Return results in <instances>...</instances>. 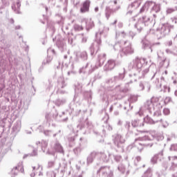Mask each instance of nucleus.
Listing matches in <instances>:
<instances>
[{"label":"nucleus","instance_id":"obj_52","mask_svg":"<svg viewBox=\"0 0 177 177\" xmlns=\"http://www.w3.org/2000/svg\"><path fill=\"white\" fill-rule=\"evenodd\" d=\"M56 165L55 162L53 160H50L48 162L47 164V168L50 169V168H55V165Z\"/></svg>","mask_w":177,"mask_h":177},{"label":"nucleus","instance_id":"obj_58","mask_svg":"<svg viewBox=\"0 0 177 177\" xmlns=\"http://www.w3.org/2000/svg\"><path fill=\"white\" fill-rule=\"evenodd\" d=\"M128 37H129V38H131V39H133V37L136 35V32H133V31H129L127 33Z\"/></svg>","mask_w":177,"mask_h":177},{"label":"nucleus","instance_id":"obj_42","mask_svg":"<svg viewBox=\"0 0 177 177\" xmlns=\"http://www.w3.org/2000/svg\"><path fill=\"white\" fill-rule=\"evenodd\" d=\"M115 38H118V37H121L122 38H127L128 37V33H125L124 31L116 32Z\"/></svg>","mask_w":177,"mask_h":177},{"label":"nucleus","instance_id":"obj_34","mask_svg":"<svg viewBox=\"0 0 177 177\" xmlns=\"http://www.w3.org/2000/svg\"><path fill=\"white\" fill-rule=\"evenodd\" d=\"M53 103L57 107H60V106H63V104H66V99H64V98H57V100L53 101Z\"/></svg>","mask_w":177,"mask_h":177},{"label":"nucleus","instance_id":"obj_33","mask_svg":"<svg viewBox=\"0 0 177 177\" xmlns=\"http://www.w3.org/2000/svg\"><path fill=\"white\" fill-rule=\"evenodd\" d=\"M136 140H138L140 143H145L146 145H148L146 143V142H150L151 140L150 139V137L149 136H145L143 137L139 138L138 139H136ZM152 143H149V145H151Z\"/></svg>","mask_w":177,"mask_h":177},{"label":"nucleus","instance_id":"obj_13","mask_svg":"<svg viewBox=\"0 0 177 177\" xmlns=\"http://www.w3.org/2000/svg\"><path fill=\"white\" fill-rule=\"evenodd\" d=\"M120 64H121L120 61H117L116 59H109L104 66V71H111V70H114L115 66H120Z\"/></svg>","mask_w":177,"mask_h":177},{"label":"nucleus","instance_id":"obj_29","mask_svg":"<svg viewBox=\"0 0 177 177\" xmlns=\"http://www.w3.org/2000/svg\"><path fill=\"white\" fill-rule=\"evenodd\" d=\"M109 114L104 113V116L102 118V122L106 124V128L107 129L108 131H113V127H111L110 124H108L107 122L109 121Z\"/></svg>","mask_w":177,"mask_h":177},{"label":"nucleus","instance_id":"obj_62","mask_svg":"<svg viewBox=\"0 0 177 177\" xmlns=\"http://www.w3.org/2000/svg\"><path fill=\"white\" fill-rule=\"evenodd\" d=\"M170 84L171 85L176 86L177 85V79L174 77H172Z\"/></svg>","mask_w":177,"mask_h":177},{"label":"nucleus","instance_id":"obj_24","mask_svg":"<svg viewBox=\"0 0 177 177\" xmlns=\"http://www.w3.org/2000/svg\"><path fill=\"white\" fill-rule=\"evenodd\" d=\"M56 45L61 52H66V50H67V44H66V41H64V40L57 39Z\"/></svg>","mask_w":177,"mask_h":177},{"label":"nucleus","instance_id":"obj_5","mask_svg":"<svg viewBox=\"0 0 177 177\" xmlns=\"http://www.w3.org/2000/svg\"><path fill=\"white\" fill-rule=\"evenodd\" d=\"M175 26L171 24L166 23L162 24L160 28L158 29L156 31V35L159 39L160 38H164L167 35H169L172 30H174Z\"/></svg>","mask_w":177,"mask_h":177},{"label":"nucleus","instance_id":"obj_36","mask_svg":"<svg viewBox=\"0 0 177 177\" xmlns=\"http://www.w3.org/2000/svg\"><path fill=\"white\" fill-rule=\"evenodd\" d=\"M115 90L116 92H119L120 93H127L129 89L128 88H124L121 85H118L115 87Z\"/></svg>","mask_w":177,"mask_h":177},{"label":"nucleus","instance_id":"obj_32","mask_svg":"<svg viewBox=\"0 0 177 177\" xmlns=\"http://www.w3.org/2000/svg\"><path fill=\"white\" fill-rule=\"evenodd\" d=\"M102 77L103 75L102 74V72H96L94 74V76L91 78V81L92 82V84H93V82H95V81L102 80Z\"/></svg>","mask_w":177,"mask_h":177},{"label":"nucleus","instance_id":"obj_14","mask_svg":"<svg viewBox=\"0 0 177 177\" xmlns=\"http://www.w3.org/2000/svg\"><path fill=\"white\" fill-rule=\"evenodd\" d=\"M142 1L143 0H136L134 2L131 3L130 5L128 6V12H127V16H131L132 13L140 6L142 4Z\"/></svg>","mask_w":177,"mask_h":177},{"label":"nucleus","instance_id":"obj_28","mask_svg":"<svg viewBox=\"0 0 177 177\" xmlns=\"http://www.w3.org/2000/svg\"><path fill=\"white\" fill-rule=\"evenodd\" d=\"M142 49H144L145 50H148V52H153V49L151 48V44H150V41L144 39L142 41Z\"/></svg>","mask_w":177,"mask_h":177},{"label":"nucleus","instance_id":"obj_48","mask_svg":"<svg viewBox=\"0 0 177 177\" xmlns=\"http://www.w3.org/2000/svg\"><path fill=\"white\" fill-rule=\"evenodd\" d=\"M155 155L157 156L158 159L160 160V161H161V160L164 158V149H162L159 153Z\"/></svg>","mask_w":177,"mask_h":177},{"label":"nucleus","instance_id":"obj_35","mask_svg":"<svg viewBox=\"0 0 177 177\" xmlns=\"http://www.w3.org/2000/svg\"><path fill=\"white\" fill-rule=\"evenodd\" d=\"M55 150L57 151V153L64 154V149H63V147L57 142L55 144Z\"/></svg>","mask_w":177,"mask_h":177},{"label":"nucleus","instance_id":"obj_11","mask_svg":"<svg viewBox=\"0 0 177 177\" xmlns=\"http://www.w3.org/2000/svg\"><path fill=\"white\" fill-rule=\"evenodd\" d=\"M153 144H146L142 143L138 141V140H135V142L133 144L129 145L127 147V151H131L135 147H137L138 150L142 151L144 147H152Z\"/></svg>","mask_w":177,"mask_h":177},{"label":"nucleus","instance_id":"obj_19","mask_svg":"<svg viewBox=\"0 0 177 177\" xmlns=\"http://www.w3.org/2000/svg\"><path fill=\"white\" fill-rule=\"evenodd\" d=\"M55 55H56V51H55V49L50 48L47 50L46 64H50V63H52V61L53 60V56H55Z\"/></svg>","mask_w":177,"mask_h":177},{"label":"nucleus","instance_id":"obj_20","mask_svg":"<svg viewBox=\"0 0 177 177\" xmlns=\"http://www.w3.org/2000/svg\"><path fill=\"white\" fill-rule=\"evenodd\" d=\"M120 8L121 7L120 6H116V8H110V7L109 6L106 7L105 16L107 20L110 19V16H111V15H113V13H115V12H118V10H120Z\"/></svg>","mask_w":177,"mask_h":177},{"label":"nucleus","instance_id":"obj_10","mask_svg":"<svg viewBox=\"0 0 177 177\" xmlns=\"http://www.w3.org/2000/svg\"><path fill=\"white\" fill-rule=\"evenodd\" d=\"M77 128L80 131H83V133H91V130L93 129V125L86 118L84 122L81 120L80 124L77 126Z\"/></svg>","mask_w":177,"mask_h":177},{"label":"nucleus","instance_id":"obj_18","mask_svg":"<svg viewBox=\"0 0 177 177\" xmlns=\"http://www.w3.org/2000/svg\"><path fill=\"white\" fill-rule=\"evenodd\" d=\"M99 152H96L95 151H92L86 158V165L89 167L93 161L96 159V157H99Z\"/></svg>","mask_w":177,"mask_h":177},{"label":"nucleus","instance_id":"obj_16","mask_svg":"<svg viewBox=\"0 0 177 177\" xmlns=\"http://www.w3.org/2000/svg\"><path fill=\"white\" fill-rule=\"evenodd\" d=\"M158 59L159 62V66L160 68H168V67H169V59H167V57H162L158 54Z\"/></svg>","mask_w":177,"mask_h":177},{"label":"nucleus","instance_id":"obj_9","mask_svg":"<svg viewBox=\"0 0 177 177\" xmlns=\"http://www.w3.org/2000/svg\"><path fill=\"white\" fill-rule=\"evenodd\" d=\"M114 146L118 149L122 150L124 149V144L125 143V138L121 134H114L112 138Z\"/></svg>","mask_w":177,"mask_h":177},{"label":"nucleus","instance_id":"obj_27","mask_svg":"<svg viewBox=\"0 0 177 177\" xmlns=\"http://www.w3.org/2000/svg\"><path fill=\"white\" fill-rule=\"evenodd\" d=\"M100 156L101 155V160H102V161L104 162H109V161H110V160H111V155L112 153H104V152H99Z\"/></svg>","mask_w":177,"mask_h":177},{"label":"nucleus","instance_id":"obj_59","mask_svg":"<svg viewBox=\"0 0 177 177\" xmlns=\"http://www.w3.org/2000/svg\"><path fill=\"white\" fill-rule=\"evenodd\" d=\"M153 115V117H161L162 115L161 111L158 110L154 111Z\"/></svg>","mask_w":177,"mask_h":177},{"label":"nucleus","instance_id":"obj_50","mask_svg":"<svg viewBox=\"0 0 177 177\" xmlns=\"http://www.w3.org/2000/svg\"><path fill=\"white\" fill-rule=\"evenodd\" d=\"M129 103H135V102H138V97L136 95H131L129 98Z\"/></svg>","mask_w":177,"mask_h":177},{"label":"nucleus","instance_id":"obj_40","mask_svg":"<svg viewBox=\"0 0 177 177\" xmlns=\"http://www.w3.org/2000/svg\"><path fill=\"white\" fill-rule=\"evenodd\" d=\"M78 57H80L83 61L88 60V53L86 51L80 53Z\"/></svg>","mask_w":177,"mask_h":177},{"label":"nucleus","instance_id":"obj_23","mask_svg":"<svg viewBox=\"0 0 177 177\" xmlns=\"http://www.w3.org/2000/svg\"><path fill=\"white\" fill-rule=\"evenodd\" d=\"M82 23H84L86 24V31H89V30H91V28H93L95 27V22L92 20V19H83L82 20Z\"/></svg>","mask_w":177,"mask_h":177},{"label":"nucleus","instance_id":"obj_4","mask_svg":"<svg viewBox=\"0 0 177 177\" xmlns=\"http://www.w3.org/2000/svg\"><path fill=\"white\" fill-rule=\"evenodd\" d=\"M155 24L156 21L154 19H151V17L144 15L138 19V22L134 25V27L137 29L138 32H140L145 27L149 26L151 27Z\"/></svg>","mask_w":177,"mask_h":177},{"label":"nucleus","instance_id":"obj_25","mask_svg":"<svg viewBox=\"0 0 177 177\" xmlns=\"http://www.w3.org/2000/svg\"><path fill=\"white\" fill-rule=\"evenodd\" d=\"M154 78H156V80L153 81V84H155L156 88L160 89V88H161V83H160V77H158V73L157 71L153 73L151 80H153Z\"/></svg>","mask_w":177,"mask_h":177},{"label":"nucleus","instance_id":"obj_64","mask_svg":"<svg viewBox=\"0 0 177 177\" xmlns=\"http://www.w3.org/2000/svg\"><path fill=\"white\" fill-rule=\"evenodd\" d=\"M124 127L126 128V129H127V131H129V128H131V122H126L124 124Z\"/></svg>","mask_w":177,"mask_h":177},{"label":"nucleus","instance_id":"obj_30","mask_svg":"<svg viewBox=\"0 0 177 177\" xmlns=\"http://www.w3.org/2000/svg\"><path fill=\"white\" fill-rule=\"evenodd\" d=\"M21 172V174H24V167L23 165H18L17 167H14L12 170V173L14 175H17V172Z\"/></svg>","mask_w":177,"mask_h":177},{"label":"nucleus","instance_id":"obj_41","mask_svg":"<svg viewBox=\"0 0 177 177\" xmlns=\"http://www.w3.org/2000/svg\"><path fill=\"white\" fill-rule=\"evenodd\" d=\"M158 122L161 123V125L162 128L167 129L168 127H169V123L167 120H162V118H160V120H158Z\"/></svg>","mask_w":177,"mask_h":177},{"label":"nucleus","instance_id":"obj_7","mask_svg":"<svg viewBox=\"0 0 177 177\" xmlns=\"http://www.w3.org/2000/svg\"><path fill=\"white\" fill-rule=\"evenodd\" d=\"M75 93L73 98L74 102H78L77 100H80V95H81V93H83L84 97L86 99H92V91L84 92L82 90V84L80 83H77V85L75 86Z\"/></svg>","mask_w":177,"mask_h":177},{"label":"nucleus","instance_id":"obj_43","mask_svg":"<svg viewBox=\"0 0 177 177\" xmlns=\"http://www.w3.org/2000/svg\"><path fill=\"white\" fill-rule=\"evenodd\" d=\"M177 10V6H174L172 8H167L166 9V15H171L174 13V12H176Z\"/></svg>","mask_w":177,"mask_h":177},{"label":"nucleus","instance_id":"obj_39","mask_svg":"<svg viewBox=\"0 0 177 177\" xmlns=\"http://www.w3.org/2000/svg\"><path fill=\"white\" fill-rule=\"evenodd\" d=\"M66 82L64 81V79L63 77H60L59 79H58V88H63L64 87L66 86Z\"/></svg>","mask_w":177,"mask_h":177},{"label":"nucleus","instance_id":"obj_3","mask_svg":"<svg viewBox=\"0 0 177 177\" xmlns=\"http://www.w3.org/2000/svg\"><path fill=\"white\" fill-rule=\"evenodd\" d=\"M104 62H106V54H100L98 55L97 62L94 66L91 62H87L84 66L79 70V73L80 74H82V73H88V74H92V73L96 70V68L102 67L103 64H104Z\"/></svg>","mask_w":177,"mask_h":177},{"label":"nucleus","instance_id":"obj_51","mask_svg":"<svg viewBox=\"0 0 177 177\" xmlns=\"http://www.w3.org/2000/svg\"><path fill=\"white\" fill-rule=\"evenodd\" d=\"M169 169V171H172L173 172L174 171H176L177 170V163L172 162Z\"/></svg>","mask_w":177,"mask_h":177},{"label":"nucleus","instance_id":"obj_17","mask_svg":"<svg viewBox=\"0 0 177 177\" xmlns=\"http://www.w3.org/2000/svg\"><path fill=\"white\" fill-rule=\"evenodd\" d=\"M151 136L153 137V139L157 140V142H161L164 140V134L162 132H158L156 130H152L150 131Z\"/></svg>","mask_w":177,"mask_h":177},{"label":"nucleus","instance_id":"obj_56","mask_svg":"<svg viewBox=\"0 0 177 177\" xmlns=\"http://www.w3.org/2000/svg\"><path fill=\"white\" fill-rule=\"evenodd\" d=\"M74 30H75V31H82V30H84V27H82V26L75 24L74 26Z\"/></svg>","mask_w":177,"mask_h":177},{"label":"nucleus","instance_id":"obj_45","mask_svg":"<svg viewBox=\"0 0 177 177\" xmlns=\"http://www.w3.org/2000/svg\"><path fill=\"white\" fill-rule=\"evenodd\" d=\"M153 176V171L151 169L149 168L143 174L142 177H151Z\"/></svg>","mask_w":177,"mask_h":177},{"label":"nucleus","instance_id":"obj_22","mask_svg":"<svg viewBox=\"0 0 177 177\" xmlns=\"http://www.w3.org/2000/svg\"><path fill=\"white\" fill-rule=\"evenodd\" d=\"M89 8H91V0H86L82 3L80 8V13L89 12Z\"/></svg>","mask_w":177,"mask_h":177},{"label":"nucleus","instance_id":"obj_21","mask_svg":"<svg viewBox=\"0 0 177 177\" xmlns=\"http://www.w3.org/2000/svg\"><path fill=\"white\" fill-rule=\"evenodd\" d=\"M160 10H161V6L154 3L153 7L151 9V13L153 18H151V20H155L156 21V19L157 18V14L156 13H158Z\"/></svg>","mask_w":177,"mask_h":177},{"label":"nucleus","instance_id":"obj_57","mask_svg":"<svg viewBox=\"0 0 177 177\" xmlns=\"http://www.w3.org/2000/svg\"><path fill=\"white\" fill-rule=\"evenodd\" d=\"M46 175L48 177H56V173L53 171H47Z\"/></svg>","mask_w":177,"mask_h":177},{"label":"nucleus","instance_id":"obj_54","mask_svg":"<svg viewBox=\"0 0 177 177\" xmlns=\"http://www.w3.org/2000/svg\"><path fill=\"white\" fill-rule=\"evenodd\" d=\"M158 160V158L157 156V155H154L150 160V162L152 163L153 165L154 164H157V160Z\"/></svg>","mask_w":177,"mask_h":177},{"label":"nucleus","instance_id":"obj_63","mask_svg":"<svg viewBox=\"0 0 177 177\" xmlns=\"http://www.w3.org/2000/svg\"><path fill=\"white\" fill-rule=\"evenodd\" d=\"M147 10H149L147 9L146 8H145V6H143L140 8V11H139V13H140V14L146 13V12H147Z\"/></svg>","mask_w":177,"mask_h":177},{"label":"nucleus","instance_id":"obj_47","mask_svg":"<svg viewBox=\"0 0 177 177\" xmlns=\"http://www.w3.org/2000/svg\"><path fill=\"white\" fill-rule=\"evenodd\" d=\"M81 151H82V148H81V145H80V147H75L73 149L74 154L75 156H78V154H81Z\"/></svg>","mask_w":177,"mask_h":177},{"label":"nucleus","instance_id":"obj_2","mask_svg":"<svg viewBox=\"0 0 177 177\" xmlns=\"http://www.w3.org/2000/svg\"><path fill=\"white\" fill-rule=\"evenodd\" d=\"M113 48L115 51L120 52L121 57L133 55L135 52V50L132 47V43L128 40H120L116 42L113 46Z\"/></svg>","mask_w":177,"mask_h":177},{"label":"nucleus","instance_id":"obj_31","mask_svg":"<svg viewBox=\"0 0 177 177\" xmlns=\"http://www.w3.org/2000/svg\"><path fill=\"white\" fill-rule=\"evenodd\" d=\"M131 125L133 128H138L140 127H144L145 123H143V121L140 120L136 119L131 122Z\"/></svg>","mask_w":177,"mask_h":177},{"label":"nucleus","instance_id":"obj_1","mask_svg":"<svg viewBox=\"0 0 177 177\" xmlns=\"http://www.w3.org/2000/svg\"><path fill=\"white\" fill-rule=\"evenodd\" d=\"M149 65L147 61L145 58L136 57L129 64L128 68L132 71V74L129 75L130 82L127 84L136 82L140 78H145V75L149 73Z\"/></svg>","mask_w":177,"mask_h":177},{"label":"nucleus","instance_id":"obj_15","mask_svg":"<svg viewBox=\"0 0 177 177\" xmlns=\"http://www.w3.org/2000/svg\"><path fill=\"white\" fill-rule=\"evenodd\" d=\"M153 100H154V98L147 100L142 107V109L144 110H147V111L149 112V114H153V113H154V104H156V103H153Z\"/></svg>","mask_w":177,"mask_h":177},{"label":"nucleus","instance_id":"obj_12","mask_svg":"<svg viewBox=\"0 0 177 177\" xmlns=\"http://www.w3.org/2000/svg\"><path fill=\"white\" fill-rule=\"evenodd\" d=\"M102 174V177H114V174L110 166H102L97 171V174Z\"/></svg>","mask_w":177,"mask_h":177},{"label":"nucleus","instance_id":"obj_26","mask_svg":"<svg viewBox=\"0 0 177 177\" xmlns=\"http://www.w3.org/2000/svg\"><path fill=\"white\" fill-rule=\"evenodd\" d=\"M78 136L75 132L72 133L71 136L68 137V142L70 147H74L75 146V139Z\"/></svg>","mask_w":177,"mask_h":177},{"label":"nucleus","instance_id":"obj_53","mask_svg":"<svg viewBox=\"0 0 177 177\" xmlns=\"http://www.w3.org/2000/svg\"><path fill=\"white\" fill-rule=\"evenodd\" d=\"M46 136H53V138L56 137L57 135V133H53L52 131H45Z\"/></svg>","mask_w":177,"mask_h":177},{"label":"nucleus","instance_id":"obj_6","mask_svg":"<svg viewBox=\"0 0 177 177\" xmlns=\"http://www.w3.org/2000/svg\"><path fill=\"white\" fill-rule=\"evenodd\" d=\"M102 34H103V30L95 33V42L92 43L89 48L91 56H93V55L97 53L99 48L100 47V45H102V39H100Z\"/></svg>","mask_w":177,"mask_h":177},{"label":"nucleus","instance_id":"obj_49","mask_svg":"<svg viewBox=\"0 0 177 177\" xmlns=\"http://www.w3.org/2000/svg\"><path fill=\"white\" fill-rule=\"evenodd\" d=\"M118 169L120 172L124 174L125 172V166L124 164L121 163L118 166Z\"/></svg>","mask_w":177,"mask_h":177},{"label":"nucleus","instance_id":"obj_55","mask_svg":"<svg viewBox=\"0 0 177 177\" xmlns=\"http://www.w3.org/2000/svg\"><path fill=\"white\" fill-rule=\"evenodd\" d=\"M20 6H21L20 2L17 1L16 3L14 4V6H12V9L14 10H18V9H20Z\"/></svg>","mask_w":177,"mask_h":177},{"label":"nucleus","instance_id":"obj_61","mask_svg":"<svg viewBox=\"0 0 177 177\" xmlns=\"http://www.w3.org/2000/svg\"><path fill=\"white\" fill-rule=\"evenodd\" d=\"M170 113H171V111H169V109H168V108H165V109H163V114H164L165 115H169Z\"/></svg>","mask_w":177,"mask_h":177},{"label":"nucleus","instance_id":"obj_38","mask_svg":"<svg viewBox=\"0 0 177 177\" xmlns=\"http://www.w3.org/2000/svg\"><path fill=\"white\" fill-rule=\"evenodd\" d=\"M113 160H114L115 162H121V161H122V156L120 155H114L112 153V155H111V160L113 161Z\"/></svg>","mask_w":177,"mask_h":177},{"label":"nucleus","instance_id":"obj_8","mask_svg":"<svg viewBox=\"0 0 177 177\" xmlns=\"http://www.w3.org/2000/svg\"><path fill=\"white\" fill-rule=\"evenodd\" d=\"M125 78V68H123L122 73H119L118 75L114 76L113 77L107 79L105 81L106 86H109L110 88H113L117 82L119 81H122Z\"/></svg>","mask_w":177,"mask_h":177},{"label":"nucleus","instance_id":"obj_46","mask_svg":"<svg viewBox=\"0 0 177 177\" xmlns=\"http://www.w3.org/2000/svg\"><path fill=\"white\" fill-rule=\"evenodd\" d=\"M154 5V2L153 1H147L145 3L144 6L146 9L149 10V9H151Z\"/></svg>","mask_w":177,"mask_h":177},{"label":"nucleus","instance_id":"obj_60","mask_svg":"<svg viewBox=\"0 0 177 177\" xmlns=\"http://www.w3.org/2000/svg\"><path fill=\"white\" fill-rule=\"evenodd\" d=\"M171 151H177V144H173L170 147Z\"/></svg>","mask_w":177,"mask_h":177},{"label":"nucleus","instance_id":"obj_37","mask_svg":"<svg viewBox=\"0 0 177 177\" xmlns=\"http://www.w3.org/2000/svg\"><path fill=\"white\" fill-rule=\"evenodd\" d=\"M144 122L147 124H150V125H154V124L158 122V120H153L151 118L149 117V115H147V117L144 118Z\"/></svg>","mask_w":177,"mask_h":177},{"label":"nucleus","instance_id":"obj_44","mask_svg":"<svg viewBox=\"0 0 177 177\" xmlns=\"http://www.w3.org/2000/svg\"><path fill=\"white\" fill-rule=\"evenodd\" d=\"M146 84H147V82H140L138 87V91H145Z\"/></svg>","mask_w":177,"mask_h":177}]
</instances>
